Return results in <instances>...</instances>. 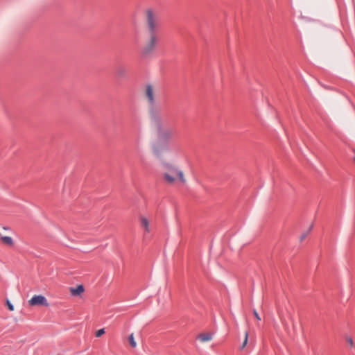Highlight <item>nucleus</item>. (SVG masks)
I'll list each match as a JSON object with an SVG mask.
<instances>
[{"mask_svg":"<svg viewBox=\"0 0 355 355\" xmlns=\"http://www.w3.org/2000/svg\"><path fill=\"white\" fill-rule=\"evenodd\" d=\"M144 96L148 104L153 107L155 104L156 89L150 84L146 85Z\"/></svg>","mask_w":355,"mask_h":355,"instance_id":"obj_3","label":"nucleus"},{"mask_svg":"<svg viewBox=\"0 0 355 355\" xmlns=\"http://www.w3.org/2000/svg\"><path fill=\"white\" fill-rule=\"evenodd\" d=\"M354 160L355 161V153H354Z\"/></svg>","mask_w":355,"mask_h":355,"instance_id":"obj_18","label":"nucleus"},{"mask_svg":"<svg viewBox=\"0 0 355 355\" xmlns=\"http://www.w3.org/2000/svg\"><path fill=\"white\" fill-rule=\"evenodd\" d=\"M69 292L71 296H81L82 294L85 292V288L83 285L79 284L76 287H70Z\"/></svg>","mask_w":355,"mask_h":355,"instance_id":"obj_7","label":"nucleus"},{"mask_svg":"<svg viewBox=\"0 0 355 355\" xmlns=\"http://www.w3.org/2000/svg\"><path fill=\"white\" fill-rule=\"evenodd\" d=\"M28 304L31 306H48L49 303L46 298L42 295H35L28 300Z\"/></svg>","mask_w":355,"mask_h":355,"instance_id":"obj_5","label":"nucleus"},{"mask_svg":"<svg viewBox=\"0 0 355 355\" xmlns=\"http://www.w3.org/2000/svg\"><path fill=\"white\" fill-rule=\"evenodd\" d=\"M346 340L347 342V343L349 344V345L351 347H353L354 346V342H353V340L351 337H347L346 338Z\"/></svg>","mask_w":355,"mask_h":355,"instance_id":"obj_15","label":"nucleus"},{"mask_svg":"<svg viewBox=\"0 0 355 355\" xmlns=\"http://www.w3.org/2000/svg\"><path fill=\"white\" fill-rule=\"evenodd\" d=\"M144 21L147 37L141 53L144 57H148L154 53L159 42L158 32L160 22L158 12L151 8H147L144 12Z\"/></svg>","mask_w":355,"mask_h":355,"instance_id":"obj_1","label":"nucleus"},{"mask_svg":"<svg viewBox=\"0 0 355 355\" xmlns=\"http://www.w3.org/2000/svg\"><path fill=\"white\" fill-rule=\"evenodd\" d=\"M150 116H151L152 123L155 126H156V128H157L159 137L160 138H170L171 136V133L168 130H164L160 128V125H159L158 119L155 116V114L153 112H151Z\"/></svg>","mask_w":355,"mask_h":355,"instance_id":"obj_4","label":"nucleus"},{"mask_svg":"<svg viewBox=\"0 0 355 355\" xmlns=\"http://www.w3.org/2000/svg\"><path fill=\"white\" fill-rule=\"evenodd\" d=\"M117 73H118V75H119V76H122V74H123V70H122L121 69H118V71H117Z\"/></svg>","mask_w":355,"mask_h":355,"instance_id":"obj_17","label":"nucleus"},{"mask_svg":"<svg viewBox=\"0 0 355 355\" xmlns=\"http://www.w3.org/2000/svg\"><path fill=\"white\" fill-rule=\"evenodd\" d=\"M1 241L3 244H5L9 247H12L14 245V241H13L12 238L10 236H1Z\"/></svg>","mask_w":355,"mask_h":355,"instance_id":"obj_9","label":"nucleus"},{"mask_svg":"<svg viewBox=\"0 0 355 355\" xmlns=\"http://www.w3.org/2000/svg\"><path fill=\"white\" fill-rule=\"evenodd\" d=\"M253 314L254 315V317L258 320H261V317L259 316V313H257V311L256 310H254L253 311Z\"/></svg>","mask_w":355,"mask_h":355,"instance_id":"obj_16","label":"nucleus"},{"mask_svg":"<svg viewBox=\"0 0 355 355\" xmlns=\"http://www.w3.org/2000/svg\"><path fill=\"white\" fill-rule=\"evenodd\" d=\"M6 305L8 306V309L10 311H14V306L11 304V302L8 300H7V301H6Z\"/></svg>","mask_w":355,"mask_h":355,"instance_id":"obj_14","label":"nucleus"},{"mask_svg":"<svg viewBox=\"0 0 355 355\" xmlns=\"http://www.w3.org/2000/svg\"><path fill=\"white\" fill-rule=\"evenodd\" d=\"M312 228H313V225H311L306 232H304L302 234V235L300 237V241H302L308 236V234L311 231Z\"/></svg>","mask_w":355,"mask_h":355,"instance_id":"obj_11","label":"nucleus"},{"mask_svg":"<svg viewBox=\"0 0 355 355\" xmlns=\"http://www.w3.org/2000/svg\"><path fill=\"white\" fill-rule=\"evenodd\" d=\"M248 332H245V338H244V340H243V343L241 347V349H243L245 345H247V343H248Z\"/></svg>","mask_w":355,"mask_h":355,"instance_id":"obj_12","label":"nucleus"},{"mask_svg":"<svg viewBox=\"0 0 355 355\" xmlns=\"http://www.w3.org/2000/svg\"><path fill=\"white\" fill-rule=\"evenodd\" d=\"M105 334L104 329H100L96 332V336L100 337Z\"/></svg>","mask_w":355,"mask_h":355,"instance_id":"obj_13","label":"nucleus"},{"mask_svg":"<svg viewBox=\"0 0 355 355\" xmlns=\"http://www.w3.org/2000/svg\"><path fill=\"white\" fill-rule=\"evenodd\" d=\"M128 340L130 345H131L132 347L135 348L137 346V343L135 340L134 334H131L130 335Z\"/></svg>","mask_w":355,"mask_h":355,"instance_id":"obj_10","label":"nucleus"},{"mask_svg":"<svg viewBox=\"0 0 355 355\" xmlns=\"http://www.w3.org/2000/svg\"><path fill=\"white\" fill-rule=\"evenodd\" d=\"M162 178L169 185H183L187 181L183 170L178 165L168 162L162 164Z\"/></svg>","mask_w":355,"mask_h":355,"instance_id":"obj_2","label":"nucleus"},{"mask_svg":"<svg viewBox=\"0 0 355 355\" xmlns=\"http://www.w3.org/2000/svg\"><path fill=\"white\" fill-rule=\"evenodd\" d=\"M214 338V333L210 331L201 332L196 336V339L201 343L211 341Z\"/></svg>","mask_w":355,"mask_h":355,"instance_id":"obj_6","label":"nucleus"},{"mask_svg":"<svg viewBox=\"0 0 355 355\" xmlns=\"http://www.w3.org/2000/svg\"><path fill=\"white\" fill-rule=\"evenodd\" d=\"M140 223L141 226L144 230L145 232L149 234L150 232L149 220L146 217L141 216L140 217Z\"/></svg>","mask_w":355,"mask_h":355,"instance_id":"obj_8","label":"nucleus"}]
</instances>
